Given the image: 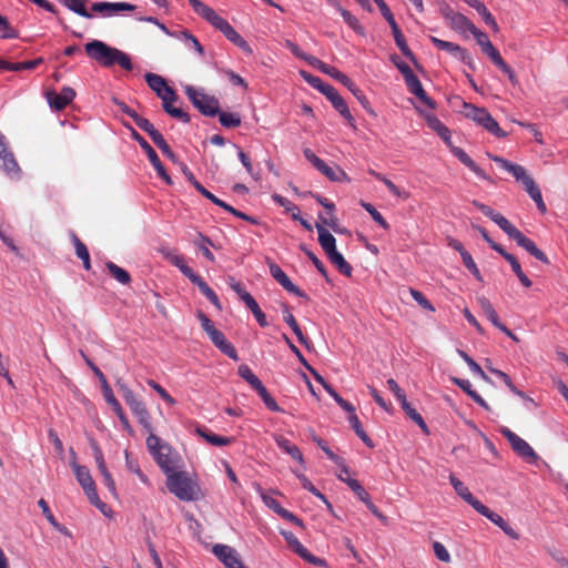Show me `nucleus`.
<instances>
[{
    "instance_id": "f257e3e1",
    "label": "nucleus",
    "mask_w": 568,
    "mask_h": 568,
    "mask_svg": "<svg viewBox=\"0 0 568 568\" xmlns=\"http://www.w3.org/2000/svg\"><path fill=\"white\" fill-rule=\"evenodd\" d=\"M473 204L487 217H489L493 222H495L511 240H514L520 247L526 250L534 257L539 260L545 264H549L550 261L547 255L537 247L535 242L527 237L523 232H520L515 225H513L504 215L499 212H496L490 206L480 203L478 201H473Z\"/></svg>"
},
{
    "instance_id": "f03ea898",
    "label": "nucleus",
    "mask_w": 568,
    "mask_h": 568,
    "mask_svg": "<svg viewBox=\"0 0 568 568\" xmlns=\"http://www.w3.org/2000/svg\"><path fill=\"white\" fill-rule=\"evenodd\" d=\"M84 48L88 57L103 67L110 68L116 63L126 71H131L133 68L126 53L116 48H111L100 40H93L87 43Z\"/></svg>"
},
{
    "instance_id": "7ed1b4c3",
    "label": "nucleus",
    "mask_w": 568,
    "mask_h": 568,
    "mask_svg": "<svg viewBox=\"0 0 568 568\" xmlns=\"http://www.w3.org/2000/svg\"><path fill=\"white\" fill-rule=\"evenodd\" d=\"M301 75L303 79L310 83L313 88L317 89L320 92H322L327 100L331 101L334 109L343 116L345 118L349 124H353L354 118L349 112L348 105L345 102V100L339 95L337 90L332 87L331 84H327L322 81L321 78L313 75L304 70L301 71Z\"/></svg>"
},
{
    "instance_id": "20e7f679",
    "label": "nucleus",
    "mask_w": 568,
    "mask_h": 568,
    "mask_svg": "<svg viewBox=\"0 0 568 568\" xmlns=\"http://www.w3.org/2000/svg\"><path fill=\"white\" fill-rule=\"evenodd\" d=\"M146 447L156 464L166 475L176 470V457L172 454L171 446L163 443L154 433L148 436Z\"/></svg>"
},
{
    "instance_id": "39448f33",
    "label": "nucleus",
    "mask_w": 568,
    "mask_h": 568,
    "mask_svg": "<svg viewBox=\"0 0 568 568\" xmlns=\"http://www.w3.org/2000/svg\"><path fill=\"white\" fill-rule=\"evenodd\" d=\"M81 355L84 358L85 363L90 366V368L92 369L94 375L99 378V381L101 383L102 394H103V397H104L105 402L112 407L113 412L115 413V415L120 419L123 428L130 435H132L133 434V429H132V427L130 425V422H129V419H128V417H126L122 406L120 405L119 400L114 396L113 390L110 387V385H109L104 374L102 373V371L97 365H94L92 363V361L90 358H88L85 356V354L83 352H81Z\"/></svg>"
},
{
    "instance_id": "423d86ee",
    "label": "nucleus",
    "mask_w": 568,
    "mask_h": 568,
    "mask_svg": "<svg viewBox=\"0 0 568 568\" xmlns=\"http://www.w3.org/2000/svg\"><path fill=\"white\" fill-rule=\"evenodd\" d=\"M166 486L181 500H196L200 495L199 485L187 477L185 473L174 470L168 474Z\"/></svg>"
},
{
    "instance_id": "0eeeda50",
    "label": "nucleus",
    "mask_w": 568,
    "mask_h": 568,
    "mask_svg": "<svg viewBox=\"0 0 568 568\" xmlns=\"http://www.w3.org/2000/svg\"><path fill=\"white\" fill-rule=\"evenodd\" d=\"M465 114L478 125L483 126L486 131L497 138H506L507 133L500 129L497 121L485 108H477L471 103L464 102Z\"/></svg>"
},
{
    "instance_id": "6e6552de",
    "label": "nucleus",
    "mask_w": 568,
    "mask_h": 568,
    "mask_svg": "<svg viewBox=\"0 0 568 568\" xmlns=\"http://www.w3.org/2000/svg\"><path fill=\"white\" fill-rule=\"evenodd\" d=\"M374 2L379 8L382 16L388 22V24L392 29L393 36H394L395 43L398 47V49L400 50V52L413 63H416L417 62L416 57L413 53V51L409 49V47L406 42V39H405L404 34L402 33L389 7L386 4V2L384 0H374Z\"/></svg>"
},
{
    "instance_id": "1a4fd4ad",
    "label": "nucleus",
    "mask_w": 568,
    "mask_h": 568,
    "mask_svg": "<svg viewBox=\"0 0 568 568\" xmlns=\"http://www.w3.org/2000/svg\"><path fill=\"white\" fill-rule=\"evenodd\" d=\"M185 93L192 104L204 115L215 116L219 113V100L212 95H207L201 90L192 85L185 87Z\"/></svg>"
},
{
    "instance_id": "9d476101",
    "label": "nucleus",
    "mask_w": 568,
    "mask_h": 568,
    "mask_svg": "<svg viewBox=\"0 0 568 568\" xmlns=\"http://www.w3.org/2000/svg\"><path fill=\"white\" fill-rule=\"evenodd\" d=\"M215 29L221 31L224 37L242 49L246 53H252V49L246 40L229 23L227 20L219 16L215 11L206 19Z\"/></svg>"
},
{
    "instance_id": "9b49d317",
    "label": "nucleus",
    "mask_w": 568,
    "mask_h": 568,
    "mask_svg": "<svg viewBox=\"0 0 568 568\" xmlns=\"http://www.w3.org/2000/svg\"><path fill=\"white\" fill-rule=\"evenodd\" d=\"M75 473V477L79 484L82 486L87 497L95 507H98L102 513L105 514L104 508L106 505L102 503L99 498L94 480L89 471V469L84 466H80L75 463L72 464Z\"/></svg>"
},
{
    "instance_id": "f8f14e48",
    "label": "nucleus",
    "mask_w": 568,
    "mask_h": 568,
    "mask_svg": "<svg viewBox=\"0 0 568 568\" xmlns=\"http://www.w3.org/2000/svg\"><path fill=\"white\" fill-rule=\"evenodd\" d=\"M500 433L505 438H507L513 450L518 456L526 459L528 463H534L538 459V455L534 450V448L525 439L519 437L517 434L511 432L509 428L503 427L500 429Z\"/></svg>"
},
{
    "instance_id": "ddd939ff",
    "label": "nucleus",
    "mask_w": 568,
    "mask_h": 568,
    "mask_svg": "<svg viewBox=\"0 0 568 568\" xmlns=\"http://www.w3.org/2000/svg\"><path fill=\"white\" fill-rule=\"evenodd\" d=\"M132 138L139 143V145L144 150L150 160L151 164L158 172V174L168 183L172 184V180L170 175L166 173L162 162L160 161L154 149L148 143V141L135 130H132Z\"/></svg>"
},
{
    "instance_id": "4468645a",
    "label": "nucleus",
    "mask_w": 568,
    "mask_h": 568,
    "mask_svg": "<svg viewBox=\"0 0 568 568\" xmlns=\"http://www.w3.org/2000/svg\"><path fill=\"white\" fill-rule=\"evenodd\" d=\"M490 159L501 169L509 172L517 181L521 182L525 189L529 186V183L535 182L532 178L527 174V171L524 166L513 163L498 155H491Z\"/></svg>"
},
{
    "instance_id": "2eb2a0df",
    "label": "nucleus",
    "mask_w": 568,
    "mask_h": 568,
    "mask_svg": "<svg viewBox=\"0 0 568 568\" xmlns=\"http://www.w3.org/2000/svg\"><path fill=\"white\" fill-rule=\"evenodd\" d=\"M267 264L270 267V274L280 285L283 286V288H285L287 292H290L298 297L307 298V295L305 294V292H303L295 284H293V282L285 274V272L280 267V265H277L276 263H274L271 260H267Z\"/></svg>"
},
{
    "instance_id": "dca6fc26",
    "label": "nucleus",
    "mask_w": 568,
    "mask_h": 568,
    "mask_svg": "<svg viewBox=\"0 0 568 568\" xmlns=\"http://www.w3.org/2000/svg\"><path fill=\"white\" fill-rule=\"evenodd\" d=\"M212 551L226 568H247L243 565L237 551L227 545L217 544L213 546Z\"/></svg>"
},
{
    "instance_id": "f3484780",
    "label": "nucleus",
    "mask_w": 568,
    "mask_h": 568,
    "mask_svg": "<svg viewBox=\"0 0 568 568\" xmlns=\"http://www.w3.org/2000/svg\"><path fill=\"white\" fill-rule=\"evenodd\" d=\"M483 52L488 55V58L493 61L495 65H497L504 73L507 74L508 79L511 83H517V78L514 70L505 62L499 51L495 48L493 42L488 40L486 43H483L480 47Z\"/></svg>"
},
{
    "instance_id": "a211bd4d",
    "label": "nucleus",
    "mask_w": 568,
    "mask_h": 568,
    "mask_svg": "<svg viewBox=\"0 0 568 568\" xmlns=\"http://www.w3.org/2000/svg\"><path fill=\"white\" fill-rule=\"evenodd\" d=\"M404 80H405L408 91L412 94H414L419 101H422L428 108H430V109L436 108V102L427 95L426 91L423 88L422 82L414 74V72L412 74H408L406 78H404Z\"/></svg>"
},
{
    "instance_id": "6ab92c4d",
    "label": "nucleus",
    "mask_w": 568,
    "mask_h": 568,
    "mask_svg": "<svg viewBox=\"0 0 568 568\" xmlns=\"http://www.w3.org/2000/svg\"><path fill=\"white\" fill-rule=\"evenodd\" d=\"M211 342L226 356L230 358L237 361V351L236 348L226 339L225 335L219 331L216 327L211 329L207 334Z\"/></svg>"
},
{
    "instance_id": "aec40b11",
    "label": "nucleus",
    "mask_w": 568,
    "mask_h": 568,
    "mask_svg": "<svg viewBox=\"0 0 568 568\" xmlns=\"http://www.w3.org/2000/svg\"><path fill=\"white\" fill-rule=\"evenodd\" d=\"M75 98V91L70 87H63L60 93L49 92L48 101L52 109L60 111L70 104Z\"/></svg>"
},
{
    "instance_id": "412c9836",
    "label": "nucleus",
    "mask_w": 568,
    "mask_h": 568,
    "mask_svg": "<svg viewBox=\"0 0 568 568\" xmlns=\"http://www.w3.org/2000/svg\"><path fill=\"white\" fill-rule=\"evenodd\" d=\"M135 6L128 2H97L92 6V11L101 13L104 17H111L121 11H133Z\"/></svg>"
},
{
    "instance_id": "4be33fe9",
    "label": "nucleus",
    "mask_w": 568,
    "mask_h": 568,
    "mask_svg": "<svg viewBox=\"0 0 568 568\" xmlns=\"http://www.w3.org/2000/svg\"><path fill=\"white\" fill-rule=\"evenodd\" d=\"M227 284L232 291H234L239 297L244 302L246 307L253 313L260 308V305L254 300V297L244 288L241 282H237L234 277L230 276L227 278Z\"/></svg>"
},
{
    "instance_id": "5701e85b",
    "label": "nucleus",
    "mask_w": 568,
    "mask_h": 568,
    "mask_svg": "<svg viewBox=\"0 0 568 568\" xmlns=\"http://www.w3.org/2000/svg\"><path fill=\"white\" fill-rule=\"evenodd\" d=\"M116 385L123 399L134 415L146 408L144 403L136 397V395L128 387L125 383L118 381Z\"/></svg>"
},
{
    "instance_id": "b1692460",
    "label": "nucleus",
    "mask_w": 568,
    "mask_h": 568,
    "mask_svg": "<svg viewBox=\"0 0 568 568\" xmlns=\"http://www.w3.org/2000/svg\"><path fill=\"white\" fill-rule=\"evenodd\" d=\"M161 100H162L163 110L168 114H170L171 116H173L184 123L190 122V115L186 112H184L180 108L173 106V102H175L178 100V94L175 93V91H172V95L166 94V95L162 97Z\"/></svg>"
},
{
    "instance_id": "393cba45",
    "label": "nucleus",
    "mask_w": 568,
    "mask_h": 568,
    "mask_svg": "<svg viewBox=\"0 0 568 568\" xmlns=\"http://www.w3.org/2000/svg\"><path fill=\"white\" fill-rule=\"evenodd\" d=\"M145 81L150 89L153 90L160 99L166 94L172 95V91H174L171 87L168 85L164 78L159 74L146 73Z\"/></svg>"
},
{
    "instance_id": "a878e982",
    "label": "nucleus",
    "mask_w": 568,
    "mask_h": 568,
    "mask_svg": "<svg viewBox=\"0 0 568 568\" xmlns=\"http://www.w3.org/2000/svg\"><path fill=\"white\" fill-rule=\"evenodd\" d=\"M449 481L452 486L454 487L456 494L465 500L467 504H469L474 509L479 505L480 500H478L470 491L469 489L464 485L463 481H460L454 474L449 475Z\"/></svg>"
},
{
    "instance_id": "bb28decb",
    "label": "nucleus",
    "mask_w": 568,
    "mask_h": 568,
    "mask_svg": "<svg viewBox=\"0 0 568 568\" xmlns=\"http://www.w3.org/2000/svg\"><path fill=\"white\" fill-rule=\"evenodd\" d=\"M194 285L199 287L201 293L219 310H222V305L215 292L207 285V283L197 274L194 273L189 278Z\"/></svg>"
},
{
    "instance_id": "cd10ccee",
    "label": "nucleus",
    "mask_w": 568,
    "mask_h": 568,
    "mask_svg": "<svg viewBox=\"0 0 568 568\" xmlns=\"http://www.w3.org/2000/svg\"><path fill=\"white\" fill-rule=\"evenodd\" d=\"M283 320L284 322L292 328L294 334L296 335L298 342L304 345L306 348H310V341L308 338L303 334L296 318L291 313L287 305H283Z\"/></svg>"
},
{
    "instance_id": "c85d7f7f",
    "label": "nucleus",
    "mask_w": 568,
    "mask_h": 568,
    "mask_svg": "<svg viewBox=\"0 0 568 568\" xmlns=\"http://www.w3.org/2000/svg\"><path fill=\"white\" fill-rule=\"evenodd\" d=\"M316 230L318 233V243L326 255L336 252V240L335 237L323 226V224L316 223Z\"/></svg>"
},
{
    "instance_id": "c756f323",
    "label": "nucleus",
    "mask_w": 568,
    "mask_h": 568,
    "mask_svg": "<svg viewBox=\"0 0 568 568\" xmlns=\"http://www.w3.org/2000/svg\"><path fill=\"white\" fill-rule=\"evenodd\" d=\"M43 62L42 58H37L24 62H10L0 58V70L19 72L22 70H33Z\"/></svg>"
},
{
    "instance_id": "7c9ffc66",
    "label": "nucleus",
    "mask_w": 568,
    "mask_h": 568,
    "mask_svg": "<svg viewBox=\"0 0 568 568\" xmlns=\"http://www.w3.org/2000/svg\"><path fill=\"white\" fill-rule=\"evenodd\" d=\"M452 152L454 155L470 171H473L477 176L486 180L487 175L484 170H481L475 161L460 148L454 146L452 148Z\"/></svg>"
},
{
    "instance_id": "2f4dec72",
    "label": "nucleus",
    "mask_w": 568,
    "mask_h": 568,
    "mask_svg": "<svg viewBox=\"0 0 568 568\" xmlns=\"http://www.w3.org/2000/svg\"><path fill=\"white\" fill-rule=\"evenodd\" d=\"M427 125L434 130L447 144H450V131L448 128L435 115L430 113L424 114Z\"/></svg>"
},
{
    "instance_id": "473e14b6",
    "label": "nucleus",
    "mask_w": 568,
    "mask_h": 568,
    "mask_svg": "<svg viewBox=\"0 0 568 568\" xmlns=\"http://www.w3.org/2000/svg\"><path fill=\"white\" fill-rule=\"evenodd\" d=\"M275 442L277 444V446L284 452L286 453L287 455H290L293 459H295L296 462H298L301 465L304 466L305 462H304V457H303V454L302 452L300 450V448L292 444L287 438H285L284 436H276L275 437Z\"/></svg>"
},
{
    "instance_id": "72a5a7b5",
    "label": "nucleus",
    "mask_w": 568,
    "mask_h": 568,
    "mask_svg": "<svg viewBox=\"0 0 568 568\" xmlns=\"http://www.w3.org/2000/svg\"><path fill=\"white\" fill-rule=\"evenodd\" d=\"M162 252H163L164 257L171 264L176 266L182 272V274L184 276H186L187 278H190L195 273L189 265H186L182 255L175 253L174 251H170V250H163Z\"/></svg>"
},
{
    "instance_id": "f704fd0d",
    "label": "nucleus",
    "mask_w": 568,
    "mask_h": 568,
    "mask_svg": "<svg viewBox=\"0 0 568 568\" xmlns=\"http://www.w3.org/2000/svg\"><path fill=\"white\" fill-rule=\"evenodd\" d=\"M316 170L333 182L348 181L346 173L339 166L332 168L324 161L320 163Z\"/></svg>"
},
{
    "instance_id": "c9c22d12",
    "label": "nucleus",
    "mask_w": 568,
    "mask_h": 568,
    "mask_svg": "<svg viewBox=\"0 0 568 568\" xmlns=\"http://www.w3.org/2000/svg\"><path fill=\"white\" fill-rule=\"evenodd\" d=\"M337 477L339 480L346 483L362 501H366V499L368 500L369 494L365 490L358 480L351 478L349 474L346 475L342 470L337 474Z\"/></svg>"
},
{
    "instance_id": "e433bc0d",
    "label": "nucleus",
    "mask_w": 568,
    "mask_h": 568,
    "mask_svg": "<svg viewBox=\"0 0 568 568\" xmlns=\"http://www.w3.org/2000/svg\"><path fill=\"white\" fill-rule=\"evenodd\" d=\"M105 267H106L109 274L115 281H118L120 284H122V285L130 284L131 275L129 274L128 271H125L124 268L120 267L119 265H116L115 263H113L111 261L105 263Z\"/></svg>"
},
{
    "instance_id": "4c0bfd02",
    "label": "nucleus",
    "mask_w": 568,
    "mask_h": 568,
    "mask_svg": "<svg viewBox=\"0 0 568 568\" xmlns=\"http://www.w3.org/2000/svg\"><path fill=\"white\" fill-rule=\"evenodd\" d=\"M477 301H478V304H479L483 313L491 322V324L495 327L501 326L503 323L499 321V317H498L493 304L489 302V300L481 296V297H478Z\"/></svg>"
},
{
    "instance_id": "58836bf2",
    "label": "nucleus",
    "mask_w": 568,
    "mask_h": 568,
    "mask_svg": "<svg viewBox=\"0 0 568 568\" xmlns=\"http://www.w3.org/2000/svg\"><path fill=\"white\" fill-rule=\"evenodd\" d=\"M196 432L201 437H203L209 444L213 446H226L233 442V438L231 437L220 436L211 433L207 429L197 428Z\"/></svg>"
},
{
    "instance_id": "ea45409f",
    "label": "nucleus",
    "mask_w": 568,
    "mask_h": 568,
    "mask_svg": "<svg viewBox=\"0 0 568 568\" xmlns=\"http://www.w3.org/2000/svg\"><path fill=\"white\" fill-rule=\"evenodd\" d=\"M334 6L337 8L345 22L357 33L361 36L365 34V29L359 23L356 17H354L348 10L342 8L337 1L334 2Z\"/></svg>"
},
{
    "instance_id": "a19ab883",
    "label": "nucleus",
    "mask_w": 568,
    "mask_h": 568,
    "mask_svg": "<svg viewBox=\"0 0 568 568\" xmlns=\"http://www.w3.org/2000/svg\"><path fill=\"white\" fill-rule=\"evenodd\" d=\"M327 257L343 275L352 276L353 267L338 251L328 254Z\"/></svg>"
},
{
    "instance_id": "79ce46f5",
    "label": "nucleus",
    "mask_w": 568,
    "mask_h": 568,
    "mask_svg": "<svg viewBox=\"0 0 568 568\" xmlns=\"http://www.w3.org/2000/svg\"><path fill=\"white\" fill-rule=\"evenodd\" d=\"M430 41L439 50L447 51L457 58H459L462 55V52H464L466 50L454 42L445 41V40L438 39L436 37H430Z\"/></svg>"
},
{
    "instance_id": "37998d69",
    "label": "nucleus",
    "mask_w": 568,
    "mask_h": 568,
    "mask_svg": "<svg viewBox=\"0 0 568 568\" xmlns=\"http://www.w3.org/2000/svg\"><path fill=\"white\" fill-rule=\"evenodd\" d=\"M477 513H479L481 516L489 519L491 523H494L496 526H498L500 529H503L504 526H506L507 521L498 514L490 510L487 506H485L481 501L479 505L475 508Z\"/></svg>"
},
{
    "instance_id": "c03bdc74",
    "label": "nucleus",
    "mask_w": 568,
    "mask_h": 568,
    "mask_svg": "<svg viewBox=\"0 0 568 568\" xmlns=\"http://www.w3.org/2000/svg\"><path fill=\"white\" fill-rule=\"evenodd\" d=\"M477 513H479L481 516L489 519L491 523H494L496 526H498L500 529H503L504 526H506L507 521L498 514L490 510L487 506H485L481 501L479 505L475 508Z\"/></svg>"
},
{
    "instance_id": "a18cd8bd",
    "label": "nucleus",
    "mask_w": 568,
    "mask_h": 568,
    "mask_svg": "<svg viewBox=\"0 0 568 568\" xmlns=\"http://www.w3.org/2000/svg\"><path fill=\"white\" fill-rule=\"evenodd\" d=\"M272 199L275 203H277L280 206L284 207L287 212L292 213L293 220H301V211L297 205H295L293 202L287 200L286 197L280 195V194H273Z\"/></svg>"
},
{
    "instance_id": "49530a36",
    "label": "nucleus",
    "mask_w": 568,
    "mask_h": 568,
    "mask_svg": "<svg viewBox=\"0 0 568 568\" xmlns=\"http://www.w3.org/2000/svg\"><path fill=\"white\" fill-rule=\"evenodd\" d=\"M0 166L8 174H16L19 172V165L10 151H7L0 155Z\"/></svg>"
},
{
    "instance_id": "de8ad7c7",
    "label": "nucleus",
    "mask_w": 568,
    "mask_h": 568,
    "mask_svg": "<svg viewBox=\"0 0 568 568\" xmlns=\"http://www.w3.org/2000/svg\"><path fill=\"white\" fill-rule=\"evenodd\" d=\"M348 422L352 426V428L354 429V432L356 433V435L368 446V447H373V442L372 439L368 437V435L365 433L358 417L356 414H352L348 416Z\"/></svg>"
},
{
    "instance_id": "09e8293b",
    "label": "nucleus",
    "mask_w": 568,
    "mask_h": 568,
    "mask_svg": "<svg viewBox=\"0 0 568 568\" xmlns=\"http://www.w3.org/2000/svg\"><path fill=\"white\" fill-rule=\"evenodd\" d=\"M525 190L529 194V196L534 200V202L536 203L538 210L541 213H546L547 207H546V204H545V202L542 200L541 192H540L539 187L537 186V184L535 182L534 183H529V186L526 187Z\"/></svg>"
},
{
    "instance_id": "8fccbe9b",
    "label": "nucleus",
    "mask_w": 568,
    "mask_h": 568,
    "mask_svg": "<svg viewBox=\"0 0 568 568\" xmlns=\"http://www.w3.org/2000/svg\"><path fill=\"white\" fill-rule=\"evenodd\" d=\"M361 205L379 226H382L386 231L389 230V224L383 217V215L375 209L373 204L362 201Z\"/></svg>"
},
{
    "instance_id": "3c124183",
    "label": "nucleus",
    "mask_w": 568,
    "mask_h": 568,
    "mask_svg": "<svg viewBox=\"0 0 568 568\" xmlns=\"http://www.w3.org/2000/svg\"><path fill=\"white\" fill-rule=\"evenodd\" d=\"M358 100V102L362 104V106L368 111L371 114L375 115L374 110L371 106V103L364 92L351 80V85H345Z\"/></svg>"
},
{
    "instance_id": "603ef678",
    "label": "nucleus",
    "mask_w": 568,
    "mask_h": 568,
    "mask_svg": "<svg viewBox=\"0 0 568 568\" xmlns=\"http://www.w3.org/2000/svg\"><path fill=\"white\" fill-rule=\"evenodd\" d=\"M219 120L220 123L227 129L237 128L241 125V118L237 113L231 112H220L219 111Z\"/></svg>"
},
{
    "instance_id": "864d4df0",
    "label": "nucleus",
    "mask_w": 568,
    "mask_h": 568,
    "mask_svg": "<svg viewBox=\"0 0 568 568\" xmlns=\"http://www.w3.org/2000/svg\"><path fill=\"white\" fill-rule=\"evenodd\" d=\"M453 24L458 30H468L470 33H473L477 27L464 14L462 13H455L452 17Z\"/></svg>"
},
{
    "instance_id": "5fc2aeb1",
    "label": "nucleus",
    "mask_w": 568,
    "mask_h": 568,
    "mask_svg": "<svg viewBox=\"0 0 568 568\" xmlns=\"http://www.w3.org/2000/svg\"><path fill=\"white\" fill-rule=\"evenodd\" d=\"M476 11L479 13V16L483 18L484 22L490 27L495 32L499 31V27L496 22V19L494 16L489 12L487 7L484 3H477L476 4Z\"/></svg>"
},
{
    "instance_id": "6e6d98bb",
    "label": "nucleus",
    "mask_w": 568,
    "mask_h": 568,
    "mask_svg": "<svg viewBox=\"0 0 568 568\" xmlns=\"http://www.w3.org/2000/svg\"><path fill=\"white\" fill-rule=\"evenodd\" d=\"M257 394L261 396L262 400L264 402L265 406L272 410V412H281V407L277 405L275 399L270 395L266 387L261 384L258 387L255 388Z\"/></svg>"
},
{
    "instance_id": "4d7b16f0",
    "label": "nucleus",
    "mask_w": 568,
    "mask_h": 568,
    "mask_svg": "<svg viewBox=\"0 0 568 568\" xmlns=\"http://www.w3.org/2000/svg\"><path fill=\"white\" fill-rule=\"evenodd\" d=\"M402 408L406 415L422 428L424 433L428 434V427L422 415L415 408H413L409 403H404Z\"/></svg>"
},
{
    "instance_id": "13d9d810",
    "label": "nucleus",
    "mask_w": 568,
    "mask_h": 568,
    "mask_svg": "<svg viewBox=\"0 0 568 568\" xmlns=\"http://www.w3.org/2000/svg\"><path fill=\"white\" fill-rule=\"evenodd\" d=\"M64 4L79 16L91 19L92 14L85 8V0H63Z\"/></svg>"
},
{
    "instance_id": "bf43d9fd",
    "label": "nucleus",
    "mask_w": 568,
    "mask_h": 568,
    "mask_svg": "<svg viewBox=\"0 0 568 568\" xmlns=\"http://www.w3.org/2000/svg\"><path fill=\"white\" fill-rule=\"evenodd\" d=\"M457 353L467 363L473 374L479 376L484 381L489 379L488 376L483 371V368L466 352L458 349Z\"/></svg>"
},
{
    "instance_id": "052dcab7",
    "label": "nucleus",
    "mask_w": 568,
    "mask_h": 568,
    "mask_svg": "<svg viewBox=\"0 0 568 568\" xmlns=\"http://www.w3.org/2000/svg\"><path fill=\"white\" fill-rule=\"evenodd\" d=\"M239 375L245 379L252 388H256L258 387L261 384H263L260 378L252 372V369L243 364V365H240L239 367Z\"/></svg>"
},
{
    "instance_id": "680f3d73",
    "label": "nucleus",
    "mask_w": 568,
    "mask_h": 568,
    "mask_svg": "<svg viewBox=\"0 0 568 568\" xmlns=\"http://www.w3.org/2000/svg\"><path fill=\"white\" fill-rule=\"evenodd\" d=\"M297 477L301 480V484H302L304 489L308 490L314 496H316L322 501H324L327 505L328 508L332 507V505L329 504L327 498L318 489L315 488V486L311 483V480L305 475L298 474Z\"/></svg>"
},
{
    "instance_id": "e2e57ef3",
    "label": "nucleus",
    "mask_w": 568,
    "mask_h": 568,
    "mask_svg": "<svg viewBox=\"0 0 568 568\" xmlns=\"http://www.w3.org/2000/svg\"><path fill=\"white\" fill-rule=\"evenodd\" d=\"M322 72L332 77L344 85H351V79L335 67L326 64Z\"/></svg>"
},
{
    "instance_id": "0e129e2a",
    "label": "nucleus",
    "mask_w": 568,
    "mask_h": 568,
    "mask_svg": "<svg viewBox=\"0 0 568 568\" xmlns=\"http://www.w3.org/2000/svg\"><path fill=\"white\" fill-rule=\"evenodd\" d=\"M376 179L381 182H383L386 187L388 189V191L397 196V197H403V199H407L409 196V194L405 191H402L398 186H396L389 179H387L385 175L383 174H376Z\"/></svg>"
},
{
    "instance_id": "69168bd1",
    "label": "nucleus",
    "mask_w": 568,
    "mask_h": 568,
    "mask_svg": "<svg viewBox=\"0 0 568 568\" xmlns=\"http://www.w3.org/2000/svg\"><path fill=\"white\" fill-rule=\"evenodd\" d=\"M190 4L192 6L194 12L202 17L204 20L210 18V16L214 12V10L202 2L201 0H189Z\"/></svg>"
},
{
    "instance_id": "338daca9",
    "label": "nucleus",
    "mask_w": 568,
    "mask_h": 568,
    "mask_svg": "<svg viewBox=\"0 0 568 568\" xmlns=\"http://www.w3.org/2000/svg\"><path fill=\"white\" fill-rule=\"evenodd\" d=\"M301 250L307 255V257L312 261L316 270L328 281V274L323 262L306 246L302 245Z\"/></svg>"
},
{
    "instance_id": "774afa93",
    "label": "nucleus",
    "mask_w": 568,
    "mask_h": 568,
    "mask_svg": "<svg viewBox=\"0 0 568 568\" xmlns=\"http://www.w3.org/2000/svg\"><path fill=\"white\" fill-rule=\"evenodd\" d=\"M148 385L152 387L168 405L174 406L176 404V400L155 381L149 379Z\"/></svg>"
}]
</instances>
